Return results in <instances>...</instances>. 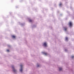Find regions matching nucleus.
Instances as JSON below:
<instances>
[{
  "instance_id": "obj_1",
  "label": "nucleus",
  "mask_w": 74,
  "mask_h": 74,
  "mask_svg": "<svg viewBox=\"0 0 74 74\" xmlns=\"http://www.w3.org/2000/svg\"><path fill=\"white\" fill-rule=\"evenodd\" d=\"M12 69H13L14 72H16V70L15 69H14V66H12Z\"/></svg>"
},
{
  "instance_id": "obj_2",
  "label": "nucleus",
  "mask_w": 74,
  "mask_h": 74,
  "mask_svg": "<svg viewBox=\"0 0 74 74\" xmlns=\"http://www.w3.org/2000/svg\"><path fill=\"white\" fill-rule=\"evenodd\" d=\"M21 67V69L20 70V71L21 72H22V65H20Z\"/></svg>"
},
{
  "instance_id": "obj_3",
  "label": "nucleus",
  "mask_w": 74,
  "mask_h": 74,
  "mask_svg": "<svg viewBox=\"0 0 74 74\" xmlns=\"http://www.w3.org/2000/svg\"><path fill=\"white\" fill-rule=\"evenodd\" d=\"M43 45L45 47H47V43H46V42L44 43L43 44Z\"/></svg>"
},
{
  "instance_id": "obj_4",
  "label": "nucleus",
  "mask_w": 74,
  "mask_h": 74,
  "mask_svg": "<svg viewBox=\"0 0 74 74\" xmlns=\"http://www.w3.org/2000/svg\"><path fill=\"white\" fill-rule=\"evenodd\" d=\"M69 25L70 26H72V23L71 22L69 23Z\"/></svg>"
},
{
  "instance_id": "obj_5",
  "label": "nucleus",
  "mask_w": 74,
  "mask_h": 74,
  "mask_svg": "<svg viewBox=\"0 0 74 74\" xmlns=\"http://www.w3.org/2000/svg\"><path fill=\"white\" fill-rule=\"evenodd\" d=\"M67 28L66 27H64V29L65 31H67Z\"/></svg>"
},
{
  "instance_id": "obj_6",
  "label": "nucleus",
  "mask_w": 74,
  "mask_h": 74,
  "mask_svg": "<svg viewBox=\"0 0 74 74\" xmlns=\"http://www.w3.org/2000/svg\"><path fill=\"white\" fill-rule=\"evenodd\" d=\"M62 70V68H59V71H61V70Z\"/></svg>"
},
{
  "instance_id": "obj_7",
  "label": "nucleus",
  "mask_w": 74,
  "mask_h": 74,
  "mask_svg": "<svg viewBox=\"0 0 74 74\" xmlns=\"http://www.w3.org/2000/svg\"><path fill=\"white\" fill-rule=\"evenodd\" d=\"M29 22H32V20L31 19H30V20H29Z\"/></svg>"
},
{
  "instance_id": "obj_8",
  "label": "nucleus",
  "mask_w": 74,
  "mask_h": 74,
  "mask_svg": "<svg viewBox=\"0 0 74 74\" xmlns=\"http://www.w3.org/2000/svg\"><path fill=\"white\" fill-rule=\"evenodd\" d=\"M12 38H15V36H12Z\"/></svg>"
},
{
  "instance_id": "obj_9",
  "label": "nucleus",
  "mask_w": 74,
  "mask_h": 74,
  "mask_svg": "<svg viewBox=\"0 0 74 74\" xmlns=\"http://www.w3.org/2000/svg\"><path fill=\"white\" fill-rule=\"evenodd\" d=\"M62 3H60L59 4V6H61V5H62Z\"/></svg>"
},
{
  "instance_id": "obj_10",
  "label": "nucleus",
  "mask_w": 74,
  "mask_h": 74,
  "mask_svg": "<svg viewBox=\"0 0 74 74\" xmlns=\"http://www.w3.org/2000/svg\"><path fill=\"white\" fill-rule=\"evenodd\" d=\"M65 40H68V38H66V39H65Z\"/></svg>"
},
{
  "instance_id": "obj_11",
  "label": "nucleus",
  "mask_w": 74,
  "mask_h": 74,
  "mask_svg": "<svg viewBox=\"0 0 74 74\" xmlns=\"http://www.w3.org/2000/svg\"><path fill=\"white\" fill-rule=\"evenodd\" d=\"M44 54H45V55H46L47 54V53H45Z\"/></svg>"
},
{
  "instance_id": "obj_12",
  "label": "nucleus",
  "mask_w": 74,
  "mask_h": 74,
  "mask_svg": "<svg viewBox=\"0 0 74 74\" xmlns=\"http://www.w3.org/2000/svg\"><path fill=\"white\" fill-rule=\"evenodd\" d=\"M71 58H74V56H72Z\"/></svg>"
},
{
  "instance_id": "obj_13",
  "label": "nucleus",
  "mask_w": 74,
  "mask_h": 74,
  "mask_svg": "<svg viewBox=\"0 0 74 74\" xmlns=\"http://www.w3.org/2000/svg\"><path fill=\"white\" fill-rule=\"evenodd\" d=\"M9 50H8V49L7 50V52H9Z\"/></svg>"
},
{
  "instance_id": "obj_14",
  "label": "nucleus",
  "mask_w": 74,
  "mask_h": 74,
  "mask_svg": "<svg viewBox=\"0 0 74 74\" xmlns=\"http://www.w3.org/2000/svg\"><path fill=\"white\" fill-rule=\"evenodd\" d=\"M38 67H39V65H38L37 66Z\"/></svg>"
}]
</instances>
